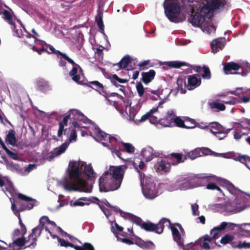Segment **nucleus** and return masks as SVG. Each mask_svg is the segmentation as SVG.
I'll return each mask as SVG.
<instances>
[{"mask_svg": "<svg viewBox=\"0 0 250 250\" xmlns=\"http://www.w3.org/2000/svg\"><path fill=\"white\" fill-rule=\"evenodd\" d=\"M87 83H89L90 86H88L89 87H91L97 91L100 92L103 91L104 85L97 81L89 82Z\"/></svg>", "mask_w": 250, "mask_h": 250, "instance_id": "nucleus-42", "label": "nucleus"}, {"mask_svg": "<svg viewBox=\"0 0 250 250\" xmlns=\"http://www.w3.org/2000/svg\"><path fill=\"white\" fill-rule=\"evenodd\" d=\"M69 129L71 130V133L69 137V141L70 142L76 141L77 137L76 130L75 129L71 128H69Z\"/></svg>", "mask_w": 250, "mask_h": 250, "instance_id": "nucleus-55", "label": "nucleus"}, {"mask_svg": "<svg viewBox=\"0 0 250 250\" xmlns=\"http://www.w3.org/2000/svg\"><path fill=\"white\" fill-rule=\"evenodd\" d=\"M97 130V137L101 140V141H107L108 140L109 142L111 143L113 141L117 142L118 141L117 139L114 137L111 136L110 135L105 133L99 127H97L96 128Z\"/></svg>", "mask_w": 250, "mask_h": 250, "instance_id": "nucleus-22", "label": "nucleus"}, {"mask_svg": "<svg viewBox=\"0 0 250 250\" xmlns=\"http://www.w3.org/2000/svg\"><path fill=\"white\" fill-rule=\"evenodd\" d=\"M171 164L168 162V160L158 159L154 165V168L157 172H168L170 169Z\"/></svg>", "mask_w": 250, "mask_h": 250, "instance_id": "nucleus-14", "label": "nucleus"}, {"mask_svg": "<svg viewBox=\"0 0 250 250\" xmlns=\"http://www.w3.org/2000/svg\"><path fill=\"white\" fill-rule=\"evenodd\" d=\"M144 196L148 199H153L158 195V190L151 177H147L140 181Z\"/></svg>", "mask_w": 250, "mask_h": 250, "instance_id": "nucleus-5", "label": "nucleus"}, {"mask_svg": "<svg viewBox=\"0 0 250 250\" xmlns=\"http://www.w3.org/2000/svg\"><path fill=\"white\" fill-rule=\"evenodd\" d=\"M247 160H249V161L250 162V158L249 157H246V156H241L239 157V161L245 164L248 168H249V166L246 164Z\"/></svg>", "mask_w": 250, "mask_h": 250, "instance_id": "nucleus-61", "label": "nucleus"}, {"mask_svg": "<svg viewBox=\"0 0 250 250\" xmlns=\"http://www.w3.org/2000/svg\"><path fill=\"white\" fill-rule=\"evenodd\" d=\"M134 61V60L129 55H126L121 59L119 62L115 65H118L121 69H125L128 66L130 69H133L135 65Z\"/></svg>", "mask_w": 250, "mask_h": 250, "instance_id": "nucleus-17", "label": "nucleus"}, {"mask_svg": "<svg viewBox=\"0 0 250 250\" xmlns=\"http://www.w3.org/2000/svg\"><path fill=\"white\" fill-rule=\"evenodd\" d=\"M25 247V237L24 236L17 238L13 240L12 243H10L9 247L11 250H20Z\"/></svg>", "mask_w": 250, "mask_h": 250, "instance_id": "nucleus-20", "label": "nucleus"}, {"mask_svg": "<svg viewBox=\"0 0 250 250\" xmlns=\"http://www.w3.org/2000/svg\"><path fill=\"white\" fill-rule=\"evenodd\" d=\"M241 68L242 69L241 72H235L234 74H239L243 76L247 75V72L243 70L242 66L238 63L233 62H227L224 66V70L226 74H228L231 70L237 71L240 70Z\"/></svg>", "mask_w": 250, "mask_h": 250, "instance_id": "nucleus-11", "label": "nucleus"}, {"mask_svg": "<svg viewBox=\"0 0 250 250\" xmlns=\"http://www.w3.org/2000/svg\"><path fill=\"white\" fill-rule=\"evenodd\" d=\"M88 244L89 243H84L83 244V246H80L77 245L75 246L74 245V246L72 247L71 248H74L76 250H86Z\"/></svg>", "mask_w": 250, "mask_h": 250, "instance_id": "nucleus-62", "label": "nucleus"}, {"mask_svg": "<svg viewBox=\"0 0 250 250\" xmlns=\"http://www.w3.org/2000/svg\"><path fill=\"white\" fill-rule=\"evenodd\" d=\"M238 226L240 236L250 237V223H243L238 225Z\"/></svg>", "mask_w": 250, "mask_h": 250, "instance_id": "nucleus-25", "label": "nucleus"}, {"mask_svg": "<svg viewBox=\"0 0 250 250\" xmlns=\"http://www.w3.org/2000/svg\"><path fill=\"white\" fill-rule=\"evenodd\" d=\"M150 94L156 95L157 97L160 98L158 90H146L145 92V95L146 98H148V96L150 95Z\"/></svg>", "mask_w": 250, "mask_h": 250, "instance_id": "nucleus-64", "label": "nucleus"}, {"mask_svg": "<svg viewBox=\"0 0 250 250\" xmlns=\"http://www.w3.org/2000/svg\"><path fill=\"white\" fill-rule=\"evenodd\" d=\"M172 122H174L176 124V125L179 127L187 129L193 128H194L196 126L194 120H192L191 121V124H192V125L188 126L185 124L184 121L182 120L179 117L173 118Z\"/></svg>", "mask_w": 250, "mask_h": 250, "instance_id": "nucleus-28", "label": "nucleus"}, {"mask_svg": "<svg viewBox=\"0 0 250 250\" xmlns=\"http://www.w3.org/2000/svg\"><path fill=\"white\" fill-rule=\"evenodd\" d=\"M167 222H168L169 224V226H170V224H172L171 223L170 221L167 218H162L158 222V223L156 224V228H157V231L156 233L160 234L163 233L164 228H165V224Z\"/></svg>", "mask_w": 250, "mask_h": 250, "instance_id": "nucleus-35", "label": "nucleus"}, {"mask_svg": "<svg viewBox=\"0 0 250 250\" xmlns=\"http://www.w3.org/2000/svg\"><path fill=\"white\" fill-rule=\"evenodd\" d=\"M191 208L192 211V214L195 216H198L199 215V211L198 210L199 206L198 204H192Z\"/></svg>", "mask_w": 250, "mask_h": 250, "instance_id": "nucleus-59", "label": "nucleus"}, {"mask_svg": "<svg viewBox=\"0 0 250 250\" xmlns=\"http://www.w3.org/2000/svg\"><path fill=\"white\" fill-rule=\"evenodd\" d=\"M135 244L142 248V249L153 250L155 249V246L150 241L145 242L142 240L136 241Z\"/></svg>", "mask_w": 250, "mask_h": 250, "instance_id": "nucleus-32", "label": "nucleus"}, {"mask_svg": "<svg viewBox=\"0 0 250 250\" xmlns=\"http://www.w3.org/2000/svg\"><path fill=\"white\" fill-rule=\"evenodd\" d=\"M208 181L209 178L208 177H200L196 175H183L179 177L175 182L170 184L168 190H187L204 186Z\"/></svg>", "mask_w": 250, "mask_h": 250, "instance_id": "nucleus-3", "label": "nucleus"}, {"mask_svg": "<svg viewBox=\"0 0 250 250\" xmlns=\"http://www.w3.org/2000/svg\"><path fill=\"white\" fill-rule=\"evenodd\" d=\"M47 86V83L45 82L38 81L37 82V89L41 91H44Z\"/></svg>", "mask_w": 250, "mask_h": 250, "instance_id": "nucleus-54", "label": "nucleus"}, {"mask_svg": "<svg viewBox=\"0 0 250 250\" xmlns=\"http://www.w3.org/2000/svg\"><path fill=\"white\" fill-rule=\"evenodd\" d=\"M213 12L215 10H222L226 3L221 0H212L210 2Z\"/></svg>", "mask_w": 250, "mask_h": 250, "instance_id": "nucleus-36", "label": "nucleus"}, {"mask_svg": "<svg viewBox=\"0 0 250 250\" xmlns=\"http://www.w3.org/2000/svg\"><path fill=\"white\" fill-rule=\"evenodd\" d=\"M5 152L6 153L7 155L12 159L15 160L18 159V155L16 153L11 151L9 149L6 150Z\"/></svg>", "mask_w": 250, "mask_h": 250, "instance_id": "nucleus-57", "label": "nucleus"}, {"mask_svg": "<svg viewBox=\"0 0 250 250\" xmlns=\"http://www.w3.org/2000/svg\"><path fill=\"white\" fill-rule=\"evenodd\" d=\"M188 89L191 90L199 86L201 83L200 79H198L197 76L195 75L188 76Z\"/></svg>", "mask_w": 250, "mask_h": 250, "instance_id": "nucleus-29", "label": "nucleus"}, {"mask_svg": "<svg viewBox=\"0 0 250 250\" xmlns=\"http://www.w3.org/2000/svg\"><path fill=\"white\" fill-rule=\"evenodd\" d=\"M84 171L85 173V174L89 177V178H92L95 177V173L94 172V170L92 168V167L90 166H85L84 167Z\"/></svg>", "mask_w": 250, "mask_h": 250, "instance_id": "nucleus-51", "label": "nucleus"}, {"mask_svg": "<svg viewBox=\"0 0 250 250\" xmlns=\"http://www.w3.org/2000/svg\"><path fill=\"white\" fill-rule=\"evenodd\" d=\"M133 166L136 171L139 174L140 181H142V180L147 177L146 176L144 173V172L146 171L147 169V167L143 161H134L133 163Z\"/></svg>", "mask_w": 250, "mask_h": 250, "instance_id": "nucleus-12", "label": "nucleus"}, {"mask_svg": "<svg viewBox=\"0 0 250 250\" xmlns=\"http://www.w3.org/2000/svg\"><path fill=\"white\" fill-rule=\"evenodd\" d=\"M205 30L208 34H210L211 33H214L215 32L216 27L214 25L212 24L205 27Z\"/></svg>", "mask_w": 250, "mask_h": 250, "instance_id": "nucleus-60", "label": "nucleus"}, {"mask_svg": "<svg viewBox=\"0 0 250 250\" xmlns=\"http://www.w3.org/2000/svg\"><path fill=\"white\" fill-rule=\"evenodd\" d=\"M141 154L146 162L151 161L154 157L159 156L158 153H153V149L150 146L143 148Z\"/></svg>", "mask_w": 250, "mask_h": 250, "instance_id": "nucleus-18", "label": "nucleus"}, {"mask_svg": "<svg viewBox=\"0 0 250 250\" xmlns=\"http://www.w3.org/2000/svg\"><path fill=\"white\" fill-rule=\"evenodd\" d=\"M165 63L170 68H179L184 66H188V64L185 62H181L179 61H170L165 62Z\"/></svg>", "mask_w": 250, "mask_h": 250, "instance_id": "nucleus-37", "label": "nucleus"}, {"mask_svg": "<svg viewBox=\"0 0 250 250\" xmlns=\"http://www.w3.org/2000/svg\"><path fill=\"white\" fill-rule=\"evenodd\" d=\"M156 74L155 71L151 69L148 72L142 73V81L146 84L150 83L154 78Z\"/></svg>", "mask_w": 250, "mask_h": 250, "instance_id": "nucleus-26", "label": "nucleus"}, {"mask_svg": "<svg viewBox=\"0 0 250 250\" xmlns=\"http://www.w3.org/2000/svg\"><path fill=\"white\" fill-rule=\"evenodd\" d=\"M200 12L204 14L205 16L206 15L208 14L210 18L213 16L214 12L210 2H207L204 4L201 8Z\"/></svg>", "mask_w": 250, "mask_h": 250, "instance_id": "nucleus-33", "label": "nucleus"}, {"mask_svg": "<svg viewBox=\"0 0 250 250\" xmlns=\"http://www.w3.org/2000/svg\"><path fill=\"white\" fill-rule=\"evenodd\" d=\"M28 204H16L15 205V211H18L20 213V212L23 211L28 208L29 209H32L35 204H29L30 206H28Z\"/></svg>", "mask_w": 250, "mask_h": 250, "instance_id": "nucleus-44", "label": "nucleus"}, {"mask_svg": "<svg viewBox=\"0 0 250 250\" xmlns=\"http://www.w3.org/2000/svg\"><path fill=\"white\" fill-rule=\"evenodd\" d=\"M47 46H49V51H48L50 52V53L59 54L61 55L63 58L64 60L67 61L70 64L72 65H76L77 66H79L72 59L70 58L65 53H62L59 50H55L54 47L52 45H50L48 44V45Z\"/></svg>", "mask_w": 250, "mask_h": 250, "instance_id": "nucleus-27", "label": "nucleus"}, {"mask_svg": "<svg viewBox=\"0 0 250 250\" xmlns=\"http://www.w3.org/2000/svg\"><path fill=\"white\" fill-rule=\"evenodd\" d=\"M211 108H217L220 111L225 110L226 107L223 104L215 102H211L209 104Z\"/></svg>", "mask_w": 250, "mask_h": 250, "instance_id": "nucleus-48", "label": "nucleus"}, {"mask_svg": "<svg viewBox=\"0 0 250 250\" xmlns=\"http://www.w3.org/2000/svg\"><path fill=\"white\" fill-rule=\"evenodd\" d=\"M100 207V208L101 209V210L103 211V212L104 213L105 215L108 217L109 216L111 213L110 212V210L107 208L105 207H104V205H105L107 207H109L110 208H113L115 209V210L116 212H119L121 213V214H122V213L125 214V213L122 211L120 209L116 208L115 207H112L111 206V204H98Z\"/></svg>", "mask_w": 250, "mask_h": 250, "instance_id": "nucleus-31", "label": "nucleus"}, {"mask_svg": "<svg viewBox=\"0 0 250 250\" xmlns=\"http://www.w3.org/2000/svg\"><path fill=\"white\" fill-rule=\"evenodd\" d=\"M205 177L209 178V181H208L205 186L207 185V188L210 190H217L220 192H222L221 188L216 186V185L211 182L213 181H215L218 182H220L221 184H222V180L221 178L216 177L215 176H205Z\"/></svg>", "mask_w": 250, "mask_h": 250, "instance_id": "nucleus-19", "label": "nucleus"}, {"mask_svg": "<svg viewBox=\"0 0 250 250\" xmlns=\"http://www.w3.org/2000/svg\"><path fill=\"white\" fill-rule=\"evenodd\" d=\"M136 90L139 97H142L145 93V88L141 82H137L136 85Z\"/></svg>", "mask_w": 250, "mask_h": 250, "instance_id": "nucleus-50", "label": "nucleus"}, {"mask_svg": "<svg viewBox=\"0 0 250 250\" xmlns=\"http://www.w3.org/2000/svg\"><path fill=\"white\" fill-rule=\"evenodd\" d=\"M121 144L123 146V149H122L123 152H126L128 153H133L135 151L134 146L131 144L128 143H124L121 142Z\"/></svg>", "mask_w": 250, "mask_h": 250, "instance_id": "nucleus-41", "label": "nucleus"}, {"mask_svg": "<svg viewBox=\"0 0 250 250\" xmlns=\"http://www.w3.org/2000/svg\"><path fill=\"white\" fill-rule=\"evenodd\" d=\"M43 229V226L42 225H39L38 226L32 229V232L30 235L38 238L41 235Z\"/></svg>", "mask_w": 250, "mask_h": 250, "instance_id": "nucleus-45", "label": "nucleus"}, {"mask_svg": "<svg viewBox=\"0 0 250 250\" xmlns=\"http://www.w3.org/2000/svg\"><path fill=\"white\" fill-rule=\"evenodd\" d=\"M67 147L68 145L66 143L62 144L59 147L56 148L54 151H51L47 156V159L49 161H52L55 157L63 153Z\"/></svg>", "mask_w": 250, "mask_h": 250, "instance_id": "nucleus-21", "label": "nucleus"}, {"mask_svg": "<svg viewBox=\"0 0 250 250\" xmlns=\"http://www.w3.org/2000/svg\"><path fill=\"white\" fill-rule=\"evenodd\" d=\"M222 185L226 187L229 192L234 195L236 199H238L240 197L244 198L243 201L246 200V197H247L246 194L247 193L244 192L239 188H236L233 184L229 181L225 179L222 180Z\"/></svg>", "mask_w": 250, "mask_h": 250, "instance_id": "nucleus-10", "label": "nucleus"}, {"mask_svg": "<svg viewBox=\"0 0 250 250\" xmlns=\"http://www.w3.org/2000/svg\"><path fill=\"white\" fill-rule=\"evenodd\" d=\"M142 229L147 231H154L156 233L157 228L156 224L151 222H145L142 224Z\"/></svg>", "mask_w": 250, "mask_h": 250, "instance_id": "nucleus-38", "label": "nucleus"}, {"mask_svg": "<svg viewBox=\"0 0 250 250\" xmlns=\"http://www.w3.org/2000/svg\"><path fill=\"white\" fill-rule=\"evenodd\" d=\"M69 179H66L62 185L66 190L90 192L92 188L85 180L80 178L79 165L74 162L71 166Z\"/></svg>", "mask_w": 250, "mask_h": 250, "instance_id": "nucleus-2", "label": "nucleus"}, {"mask_svg": "<svg viewBox=\"0 0 250 250\" xmlns=\"http://www.w3.org/2000/svg\"><path fill=\"white\" fill-rule=\"evenodd\" d=\"M237 225L232 223H227L223 222L219 226L214 227L210 231V234L211 236L208 234L205 235L201 237L202 239V247L204 249L208 250L210 249L209 243L213 242L216 246L220 247L221 246L216 242V240L218 239L221 235V231L226 229H232L234 227Z\"/></svg>", "mask_w": 250, "mask_h": 250, "instance_id": "nucleus-4", "label": "nucleus"}, {"mask_svg": "<svg viewBox=\"0 0 250 250\" xmlns=\"http://www.w3.org/2000/svg\"><path fill=\"white\" fill-rule=\"evenodd\" d=\"M17 140L15 136V132L14 130L11 129L8 132L5 138V142L7 144L15 146L16 144Z\"/></svg>", "mask_w": 250, "mask_h": 250, "instance_id": "nucleus-34", "label": "nucleus"}, {"mask_svg": "<svg viewBox=\"0 0 250 250\" xmlns=\"http://www.w3.org/2000/svg\"><path fill=\"white\" fill-rule=\"evenodd\" d=\"M58 242L60 243V245L62 247H73L74 244L68 242H66L65 240L60 238L59 236H57Z\"/></svg>", "mask_w": 250, "mask_h": 250, "instance_id": "nucleus-53", "label": "nucleus"}, {"mask_svg": "<svg viewBox=\"0 0 250 250\" xmlns=\"http://www.w3.org/2000/svg\"><path fill=\"white\" fill-rule=\"evenodd\" d=\"M183 250H198L203 249L202 247V239L200 238L194 243H189L186 246L183 244V246H180Z\"/></svg>", "mask_w": 250, "mask_h": 250, "instance_id": "nucleus-23", "label": "nucleus"}, {"mask_svg": "<svg viewBox=\"0 0 250 250\" xmlns=\"http://www.w3.org/2000/svg\"><path fill=\"white\" fill-rule=\"evenodd\" d=\"M83 114L76 109H71L69 112V115L65 116L61 122L64 125H67L68 119L74 120H81L83 118Z\"/></svg>", "mask_w": 250, "mask_h": 250, "instance_id": "nucleus-16", "label": "nucleus"}, {"mask_svg": "<svg viewBox=\"0 0 250 250\" xmlns=\"http://www.w3.org/2000/svg\"><path fill=\"white\" fill-rule=\"evenodd\" d=\"M234 239V236L232 235L226 234L220 240V242L223 245L230 244L233 248H238L239 249H250V243L246 242H235L233 241Z\"/></svg>", "mask_w": 250, "mask_h": 250, "instance_id": "nucleus-9", "label": "nucleus"}, {"mask_svg": "<svg viewBox=\"0 0 250 250\" xmlns=\"http://www.w3.org/2000/svg\"><path fill=\"white\" fill-rule=\"evenodd\" d=\"M190 7V12L187 11L185 12L186 16L188 18L189 21L193 26L200 27L205 22L206 16L205 15H202L200 12H195V9L193 5L188 4Z\"/></svg>", "mask_w": 250, "mask_h": 250, "instance_id": "nucleus-6", "label": "nucleus"}, {"mask_svg": "<svg viewBox=\"0 0 250 250\" xmlns=\"http://www.w3.org/2000/svg\"><path fill=\"white\" fill-rule=\"evenodd\" d=\"M96 21L97 22V25L101 30V33H104V25L103 21L102 19V14L99 13L98 17L96 18Z\"/></svg>", "mask_w": 250, "mask_h": 250, "instance_id": "nucleus-47", "label": "nucleus"}, {"mask_svg": "<svg viewBox=\"0 0 250 250\" xmlns=\"http://www.w3.org/2000/svg\"><path fill=\"white\" fill-rule=\"evenodd\" d=\"M183 155L179 153H172L167 156L165 158L168 160V162L172 165H176L178 164L183 163L187 159V156H185L184 159H183Z\"/></svg>", "mask_w": 250, "mask_h": 250, "instance_id": "nucleus-15", "label": "nucleus"}, {"mask_svg": "<svg viewBox=\"0 0 250 250\" xmlns=\"http://www.w3.org/2000/svg\"><path fill=\"white\" fill-rule=\"evenodd\" d=\"M201 148H196L194 149L192 151H191L189 152L187 155V157L188 156L189 158L194 160L196 158H197L198 157L202 156V154H201Z\"/></svg>", "mask_w": 250, "mask_h": 250, "instance_id": "nucleus-43", "label": "nucleus"}, {"mask_svg": "<svg viewBox=\"0 0 250 250\" xmlns=\"http://www.w3.org/2000/svg\"><path fill=\"white\" fill-rule=\"evenodd\" d=\"M111 152L113 154L116 155L119 158H120L122 160H124V158L122 156V152H123L122 151V149L119 150L115 148L112 147L111 148Z\"/></svg>", "mask_w": 250, "mask_h": 250, "instance_id": "nucleus-58", "label": "nucleus"}, {"mask_svg": "<svg viewBox=\"0 0 250 250\" xmlns=\"http://www.w3.org/2000/svg\"><path fill=\"white\" fill-rule=\"evenodd\" d=\"M208 128L210 131L214 135L227 134L230 130V129H226L220 124L217 122H212L209 124Z\"/></svg>", "mask_w": 250, "mask_h": 250, "instance_id": "nucleus-13", "label": "nucleus"}, {"mask_svg": "<svg viewBox=\"0 0 250 250\" xmlns=\"http://www.w3.org/2000/svg\"><path fill=\"white\" fill-rule=\"evenodd\" d=\"M18 198L22 201L25 202H36V200L29 197L28 196H26L24 194H23L21 193H18L17 194Z\"/></svg>", "mask_w": 250, "mask_h": 250, "instance_id": "nucleus-46", "label": "nucleus"}, {"mask_svg": "<svg viewBox=\"0 0 250 250\" xmlns=\"http://www.w3.org/2000/svg\"><path fill=\"white\" fill-rule=\"evenodd\" d=\"M173 240L179 246H183L186 232L182 225L178 223L170 224L169 227Z\"/></svg>", "mask_w": 250, "mask_h": 250, "instance_id": "nucleus-8", "label": "nucleus"}, {"mask_svg": "<svg viewBox=\"0 0 250 250\" xmlns=\"http://www.w3.org/2000/svg\"><path fill=\"white\" fill-rule=\"evenodd\" d=\"M21 233V230L19 229H15L12 234V238L13 240L17 238Z\"/></svg>", "mask_w": 250, "mask_h": 250, "instance_id": "nucleus-63", "label": "nucleus"}, {"mask_svg": "<svg viewBox=\"0 0 250 250\" xmlns=\"http://www.w3.org/2000/svg\"><path fill=\"white\" fill-rule=\"evenodd\" d=\"M3 19L10 25L16 28V23L13 21L12 15L9 11L4 10L3 12Z\"/></svg>", "mask_w": 250, "mask_h": 250, "instance_id": "nucleus-39", "label": "nucleus"}, {"mask_svg": "<svg viewBox=\"0 0 250 250\" xmlns=\"http://www.w3.org/2000/svg\"><path fill=\"white\" fill-rule=\"evenodd\" d=\"M214 207L219 208V211L227 215L237 213L250 208V206L245 204H214Z\"/></svg>", "mask_w": 250, "mask_h": 250, "instance_id": "nucleus-7", "label": "nucleus"}, {"mask_svg": "<svg viewBox=\"0 0 250 250\" xmlns=\"http://www.w3.org/2000/svg\"><path fill=\"white\" fill-rule=\"evenodd\" d=\"M37 238L29 234L27 238L25 237V247L23 249L26 248L33 249L35 248L37 246Z\"/></svg>", "mask_w": 250, "mask_h": 250, "instance_id": "nucleus-30", "label": "nucleus"}, {"mask_svg": "<svg viewBox=\"0 0 250 250\" xmlns=\"http://www.w3.org/2000/svg\"><path fill=\"white\" fill-rule=\"evenodd\" d=\"M124 171L122 167H111L99 180L100 191L107 192L118 189L122 183Z\"/></svg>", "mask_w": 250, "mask_h": 250, "instance_id": "nucleus-1", "label": "nucleus"}, {"mask_svg": "<svg viewBox=\"0 0 250 250\" xmlns=\"http://www.w3.org/2000/svg\"><path fill=\"white\" fill-rule=\"evenodd\" d=\"M15 205H16V204H12L11 209H12V211H13V212L14 213L15 215L18 217V219L19 220V224L21 226L23 225L24 224L22 222V220H21V215H20V213L17 210H16V211H15V208H16Z\"/></svg>", "mask_w": 250, "mask_h": 250, "instance_id": "nucleus-56", "label": "nucleus"}, {"mask_svg": "<svg viewBox=\"0 0 250 250\" xmlns=\"http://www.w3.org/2000/svg\"><path fill=\"white\" fill-rule=\"evenodd\" d=\"M71 77H72V80L74 81V82H75L78 84H80V85H85L86 86H90L89 83H84L83 81H81L80 80V78H81L80 75L77 74V75L72 76Z\"/></svg>", "mask_w": 250, "mask_h": 250, "instance_id": "nucleus-52", "label": "nucleus"}, {"mask_svg": "<svg viewBox=\"0 0 250 250\" xmlns=\"http://www.w3.org/2000/svg\"><path fill=\"white\" fill-rule=\"evenodd\" d=\"M172 114H168L167 116L163 119L159 120V122L160 125L164 127L170 126V124L172 123L173 117Z\"/></svg>", "mask_w": 250, "mask_h": 250, "instance_id": "nucleus-40", "label": "nucleus"}, {"mask_svg": "<svg viewBox=\"0 0 250 250\" xmlns=\"http://www.w3.org/2000/svg\"><path fill=\"white\" fill-rule=\"evenodd\" d=\"M203 71L204 73L202 75V77L204 79L209 80L211 78L210 71L207 66L203 67Z\"/></svg>", "mask_w": 250, "mask_h": 250, "instance_id": "nucleus-49", "label": "nucleus"}, {"mask_svg": "<svg viewBox=\"0 0 250 250\" xmlns=\"http://www.w3.org/2000/svg\"><path fill=\"white\" fill-rule=\"evenodd\" d=\"M224 47V42L222 39H215L210 42L211 52L213 53H217L219 50H222Z\"/></svg>", "mask_w": 250, "mask_h": 250, "instance_id": "nucleus-24", "label": "nucleus"}]
</instances>
